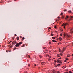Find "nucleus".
Listing matches in <instances>:
<instances>
[{
    "instance_id": "1",
    "label": "nucleus",
    "mask_w": 73,
    "mask_h": 73,
    "mask_svg": "<svg viewBox=\"0 0 73 73\" xmlns=\"http://www.w3.org/2000/svg\"><path fill=\"white\" fill-rule=\"evenodd\" d=\"M65 36H66L67 38H68L70 37V35H68V34L66 33H65L64 35L63 36V38H64Z\"/></svg>"
},
{
    "instance_id": "2",
    "label": "nucleus",
    "mask_w": 73,
    "mask_h": 73,
    "mask_svg": "<svg viewBox=\"0 0 73 73\" xmlns=\"http://www.w3.org/2000/svg\"><path fill=\"white\" fill-rule=\"evenodd\" d=\"M67 24H68V23H66L64 24V23H63V24H62V26L63 27H64V29H65V26L66 25H67Z\"/></svg>"
},
{
    "instance_id": "3",
    "label": "nucleus",
    "mask_w": 73,
    "mask_h": 73,
    "mask_svg": "<svg viewBox=\"0 0 73 73\" xmlns=\"http://www.w3.org/2000/svg\"><path fill=\"white\" fill-rule=\"evenodd\" d=\"M66 47H63V50H62V53H64V51H65V50L66 49Z\"/></svg>"
},
{
    "instance_id": "4",
    "label": "nucleus",
    "mask_w": 73,
    "mask_h": 73,
    "mask_svg": "<svg viewBox=\"0 0 73 73\" xmlns=\"http://www.w3.org/2000/svg\"><path fill=\"white\" fill-rule=\"evenodd\" d=\"M16 47H19V43H17L15 45Z\"/></svg>"
},
{
    "instance_id": "5",
    "label": "nucleus",
    "mask_w": 73,
    "mask_h": 73,
    "mask_svg": "<svg viewBox=\"0 0 73 73\" xmlns=\"http://www.w3.org/2000/svg\"><path fill=\"white\" fill-rule=\"evenodd\" d=\"M52 42H57V41L55 40H52Z\"/></svg>"
},
{
    "instance_id": "6",
    "label": "nucleus",
    "mask_w": 73,
    "mask_h": 73,
    "mask_svg": "<svg viewBox=\"0 0 73 73\" xmlns=\"http://www.w3.org/2000/svg\"><path fill=\"white\" fill-rule=\"evenodd\" d=\"M15 42H16V41H13L12 42L13 44H14V45H15Z\"/></svg>"
},
{
    "instance_id": "7",
    "label": "nucleus",
    "mask_w": 73,
    "mask_h": 73,
    "mask_svg": "<svg viewBox=\"0 0 73 73\" xmlns=\"http://www.w3.org/2000/svg\"><path fill=\"white\" fill-rule=\"evenodd\" d=\"M59 40L60 41H61V40H62V38L61 37H59Z\"/></svg>"
},
{
    "instance_id": "8",
    "label": "nucleus",
    "mask_w": 73,
    "mask_h": 73,
    "mask_svg": "<svg viewBox=\"0 0 73 73\" xmlns=\"http://www.w3.org/2000/svg\"><path fill=\"white\" fill-rule=\"evenodd\" d=\"M17 40H19V36H17Z\"/></svg>"
},
{
    "instance_id": "9",
    "label": "nucleus",
    "mask_w": 73,
    "mask_h": 73,
    "mask_svg": "<svg viewBox=\"0 0 73 73\" xmlns=\"http://www.w3.org/2000/svg\"><path fill=\"white\" fill-rule=\"evenodd\" d=\"M68 17L67 16H66V17L65 18L66 20H67V19H68Z\"/></svg>"
},
{
    "instance_id": "10",
    "label": "nucleus",
    "mask_w": 73,
    "mask_h": 73,
    "mask_svg": "<svg viewBox=\"0 0 73 73\" xmlns=\"http://www.w3.org/2000/svg\"><path fill=\"white\" fill-rule=\"evenodd\" d=\"M19 45H20L21 44H22V42H19Z\"/></svg>"
},
{
    "instance_id": "11",
    "label": "nucleus",
    "mask_w": 73,
    "mask_h": 73,
    "mask_svg": "<svg viewBox=\"0 0 73 73\" xmlns=\"http://www.w3.org/2000/svg\"><path fill=\"white\" fill-rule=\"evenodd\" d=\"M41 64H42V65H44L45 64H44V63L43 62H41Z\"/></svg>"
},
{
    "instance_id": "12",
    "label": "nucleus",
    "mask_w": 73,
    "mask_h": 73,
    "mask_svg": "<svg viewBox=\"0 0 73 73\" xmlns=\"http://www.w3.org/2000/svg\"><path fill=\"white\" fill-rule=\"evenodd\" d=\"M57 65L58 66H60V64H57Z\"/></svg>"
},
{
    "instance_id": "13",
    "label": "nucleus",
    "mask_w": 73,
    "mask_h": 73,
    "mask_svg": "<svg viewBox=\"0 0 73 73\" xmlns=\"http://www.w3.org/2000/svg\"><path fill=\"white\" fill-rule=\"evenodd\" d=\"M60 62V60H58L57 61V62Z\"/></svg>"
},
{
    "instance_id": "14",
    "label": "nucleus",
    "mask_w": 73,
    "mask_h": 73,
    "mask_svg": "<svg viewBox=\"0 0 73 73\" xmlns=\"http://www.w3.org/2000/svg\"><path fill=\"white\" fill-rule=\"evenodd\" d=\"M59 52H61V49L59 48Z\"/></svg>"
},
{
    "instance_id": "15",
    "label": "nucleus",
    "mask_w": 73,
    "mask_h": 73,
    "mask_svg": "<svg viewBox=\"0 0 73 73\" xmlns=\"http://www.w3.org/2000/svg\"><path fill=\"white\" fill-rule=\"evenodd\" d=\"M68 12H69V13H71L72 12V11H68Z\"/></svg>"
},
{
    "instance_id": "16",
    "label": "nucleus",
    "mask_w": 73,
    "mask_h": 73,
    "mask_svg": "<svg viewBox=\"0 0 73 73\" xmlns=\"http://www.w3.org/2000/svg\"><path fill=\"white\" fill-rule=\"evenodd\" d=\"M52 38L53 39H56V38L55 37H52Z\"/></svg>"
},
{
    "instance_id": "17",
    "label": "nucleus",
    "mask_w": 73,
    "mask_h": 73,
    "mask_svg": "<svg viewBox=\"0 0 73 73\" xmlns=\"http://www.w3.org/2000/svg\"><path fill=\"white\" fill-rule=\"evenodd\" d=\"M57 56L58 57H60V54H58L57 55Z\"/></svg>"
},
{
    "instance_id": "18",
    "label": "nucleus",
    "mask_w": 73,
    "mask_h": 73,
    "mask_svg": "<svg viewBox=\"0 0 73 73\" xmlns=\"http://www.w3.org/2000/svg\"><path fill=\"white\" fill-rule=\"evenodd\" d=\"M52 72L53 73H55L56 72L55 71V70H54L52 71Z\"/></svg>"
},
{
    "instance_id": "19",
    "label": "nucleus",
    "mask_w": 73,
    "mask_h": 73,
    "mask_svg": "<svg viewBox=\"0 0 73 73\" xmlns=\"http://www.w3.org/2000/svg\"><path fill=\"white\" fill-rule=\"evenodd\" d=\"M60 54L61 56H62V52H60Z\"/></svg>"
},
{
    "instance_id": "20",
    "label": "nucleus",
    "mask_w": 73,
    "mask_h": 73,
    "mask_svg": "<svg viewBox=\"0 0 73 73\" xmlns=\"http://www.w3.org/2000/svg\"><path fill=\"white\" fill-rule=\"evenodd\" d=\"M25 46V44H23V46H22L21 47H24V46Z\"/></svg>"
},
{
    "instance_id": "21",
    "label": "nucleus",
    "mask_w": 73,
    "mask_h": 73,
    "mask_svg": "<svg viewBox=\"0 0 73 73\" xmlns=\"http://www.w3.org/2000/svg\"><path fill=\"white\" fill-rule=\"evenodd\" d=\"M59 62L60 63V64H61V63H62V62L59 60Z\"/></svg>"
},
{
    "instance_id": "22",
    "label": "nucleus",
    "mask_w": 73,
    "mask_h": 73,
    "mask_svg": "<svg viewBox=\"0 0 73 73\" xmlns=\"http://www.w3.org/2000/svg\"><path fill=\"white\" fill-rule=\"evenodd\" d=\"M17 48H16V47H15L14 48V50H15V49H16Z\"/></svg>"
},
{
    "instance_id": "23",
    "label": "nucleus",
    "mask_w": 73,
    "mask_h": 73,
    "mask_svg": "<svg viewBox=\"0 0 73 73\" xmlns=\"http://www.w3.org/2000/svg\"><path fill=\"white\" fill-rule=\"evenodd\" d=\"M69 73H72V71H70L69 72Z\"/></svg>"
},
{
    "instance_id": "24",
    "label": "nucleus",
    "mask_w": 73,
    "mask_h": 73,
    "mask_svg": "<svg viewBox=\"0 0 73 73\" xmlns=\"http://www.w3.org/2000/svg\"><path fill=\"white\" fill-rule=\"evenodd\" d=\"M70 17H71V19H73V16H71Z\"/></svg>"
},
{
    "instance_id": "25",
    "label": "nucleus",
    "mask_w": 73,
    "mask_h": 73,
    "mask_svg": "<svg viewBox=\"0 0 73 73\" xmlns=\"http://www.w3.org/2000/svg\"><path fill=\"white\" fill-rule=\"evenodd\" d=\"M67 57H70V55H68L67 56Z\"/></svg>"
},
{
    "instance_id": "26",
    "label": "nucleus",
    "mask_w": 73,
    "mask_h": 73,
    "mask_svg": "<svg viewBox=\"0 0 73 73\" xmlns=\"http://www.w3.org/2000/svg\"><path fill=\"white\" fill-rule=\"evenodd\" d=\"M60 36H62V34H60Z\"/></svg>"
},
{
    "instance_id": "27",
    "label": "nucleus",
    "mask_w": 73,
    "mask_h": 73,
    "mask_svg": "<svg viewBox=\"0 0 73 73\" xmlns=\"http://www.w3.org/2000/svg\"><path fill=\"white\" fill-rule=\"evenodd\" d=\"M60 44H61V43H60V42L58 43V45H60Z\"/></svg>"
},
{
    "instance_id": "28",
    "label": "nucleus",
    "mask_w": 73,
    "mask_h": 73,
    "mask_svg": "<svg viewBox=\"0 0 73 73\" xmlns=\"http://www.w3.org/2000/svg\"><path fill=\"white\" fill-rule=\"evenodd\" d=\"M22 39H23V40H24V39H25L24 37L22 38Z\"/></svg>"
},
{
    "instance_id": "29",
    "label": "nucleus",
    "mask_w": 73,
    "mask_h": 73,
    "mask_svg": "<svg viewBox=\"0 0 73 73\" xmlns=\"http://www.w3.org/2000/svg\"><path fill=\"white\" fill-rule=\"evenodd\" d=\"M71 20H72V19H70L68 20V21H70Z\"/></svg>"
},
{
    "instance_id": "30",
    "label": "nucleus",
    "mask_w": 73,
    "mask_h": 73,
    "mask_svg": "<svg viewBox=\"0 0 73 73\" xmlns=\"http://www.w3.org/2000/svg\"><path fill=\"white\" fill-rule=\"evenodd\" d=\"M65 11H66V9H65L64 10V12H65Z\"/></svg>"
},
{
    "instance_id": "31",
    "label": "nucleus",
    "mask_w": 73,
    "mask_h": 73,
    "mask_svg": "<svg viewBox=\"0 0 73 73\" xmlns=\"http://www.w3.org/2000/svg\"><path fill=\"white\" fill-rule=\"evenodd\" d=\"M51 29L50 27H49L48 29V30H49V29Z\"/></svg>"
},
{
    "instance_id": "32",
    "label": "nucleus",
    "mask_w": 73,
    "mask_h": 73,
    "mask_svg": "<svg viewBox=\"0 0 73 73\" xmlns=\"http://www.w3.org/2000/svg\"><path fill=\"white\" fill-rule=\"evenodd\" d=\"M49 44H51V42H49Z\"/></svg>"
},
{
    "instance_id": "33",
    "label": "nucleus",
    "mask_w": 73,
    "mask_h": 73,
    "mask_svg": "<svg viewBox=\"0 0 73 73\" xmlns=\"http://www.w3.org/2000/svg\"><path fill=\"white\" fill-rule=\"evenodd\" d=\"M66 60H69V59L68 58H66Z\"/></svg>"
},
{
    "instance_id": "34",
    "label": "nucleus",
    "mask_w": 73,
    "mask_h": 73,
    "mask_svg": "<svg viewBox=\"0 0 73 73\" xmlns=\"http://www.w3.org/2000/svg\"><path fill=\"white\" fill-rule=\"evenodd\" d=\"M57 73H60V72H59V71H58Z\"/></svg>"
},
{
    "instance_id": "35",
    "label": "nucleus",
    "mask_w": 73,
    "mask_h": 73,
    "mask_svg": "<svg viewBox=\"0 0 73 73\" xmlns=\"http://www.w3.org/2000/svg\"><path fill=\"white\" fill-rule=\"evenodd\" d=\"M20 38H22V36H20Z\"/></svg>"
},
{
    "instance_id": "36",
    "label": "nucleus",
    "mask_w": 73,
    "mask_h": 73,
    "mask_svg": "<svg viewBox=\"0 0 73 73\" xmlns=\"http://www.w3.org/2000/svg\"><path fill=\"white\" fill-rule=\"evenodd\" d=\"M34 65L35 66H36V65H36V64H35Z\"/></svg>"
},
{
    "instance_id": "37",
    "label": "nucleus",
    "mask_w": 73,
    "mask_h": 73,
    "mask_svg": "<svg viewBox=\"0 0 73 73\" xmlns=\"http://www.w3.org/2000/svg\"><path fill=\"white\" fill-rule=\"evenodd\" d=\"M51 36H53V34L51 33Z\"/></svg>"
},
{
    "instance_id": "38",
    "label": "nucleus",
    "mask_w": 73,
    "mask_h": 73,
    "mask_svg": "<svg viewBox=\"0 0 73 73\" xmlns=\"http://www.w3.org/2000/svg\"><path fill=\"white\" fill-rule=\"evenodd\" d=\"M67 61L66 60H65L64 61V62H66Z\"/></svg>"
},
{
    "instance_id": "39",
    "label": "nucleus",
    "mask_w": 73,
    "mask_h": 73,
    "mask_svg": "<svg viewBox=\"0 0 73 73\" xmlns=\"http://www.w3.org/2000/svg\"><path fill=\"white\" fill-rule=\"evenodd\" d=\"M54 28H56V26H54Z\"/></svg>"
},
{
    "instance_id": "40",
    "label": "nucleus",
    "mask_w": 73,
    "mask_h": 73,
    "mask_svg": "<svg viewBox=\"0 0 73 73\" xmlns=\"http://www.w3.org/2000/svg\"><path fill=\"white\" fill-rule=\"evenodd\" d=\"M63 15V13H61V15Z\"/></svg>"
},
{
    "instance_id": "41",
    "label": "nucleus",
    "mask_w": 73,
    "mask_h": 73,
    "mask_svg": "<svg viewBox=\"0 0 73 73\" xmlns=\"http://www.w3.org/2000/svg\"><path fill=\"white\" fill-rule=\"evenodd\" d=\"M50 60V59H48V61Z\"/></svg>"
},
{
    "instance_id": "42",
    "label": "nucleus",
    "mask_w": 73,
    "mask_h": 73,
    "mask_svg": "<svg viewBox=\"0 0 73 73\" xmlns=\"http://www.w3.org/2000/svg\"><path fill=\"white\" fill-rule=\"evenodd\" d=\"M43 49H45V47H43Z\"/></svg>"
},
{
    "instance_id": "43",
    "label": "nucleus",
    "mask_w": 73,
    "mask_h": 73,
    "mask_svg": "<svg viewBox=\"0 0 73 73\" xmlns=\"http://www.w3.org/2000/svg\"><path fill=\"white\" fill-rule=\"evenodd\" d=\"M39 57H40V58H41V56H39Z\"/></svg>"
},
{
    "instance_id": "44",
    "label": "nucleus",
    "mask_w": 73,
    "mask_h": 73,
    "mask_svg": "<svg viewBox=\"0 0 73 73\" xmlns=\"http://www.w3.org/2000/svg\"><path fill=\"white\" fill-rule=\"evenodd\" d=\"M61 58H59V59H61Z\"/></svg>"
},
{
    "instance_id": "45",
    "label": "nucleus",
    "mask_w": 73,
    "mask_h": 73,
    "mask_svg": "<svg viewBox=\"0 0 73 73\" xmlns=\"http://www.w3.org/2000/svg\"><path fill=\"white\" fill-rule=\"evenodd\" d=\"M56 21L57 22V21H58V20H56Z\"/></svg>"
},
{
    "instance_id": "46",
    "label": "nucleus",
    "mask_w": 73,
    "mask_h": 73,
    "mask_svg": "<svg viewBox=\"0 0 73 73\" xmlns=\"http://www.w3.org/2000/svg\"><path fill=\"white\" fill-rule=\"evenodd\" d=\"M66 68V67H64L63 68L64 69V68Z\"/></svg>"
},
{
    "instance_id": "47",
    "label": "nucleus",
    "mask_w": 73,
    "mask_h": 73,
    "mask_svg": "<svg viewBox=\"0 0 73 73\" xmlns=\"http://www.w3.org/2000/svg\"><path fill=\"white\" fill-rule=\"evenodd\" d=\"M28 66H30V65L29 64V65H28Z\"/></svg>"
},
{
    "instance_id": "48",
    "label": "nucleus",
    "mask_w": 73,
    "mask_h": 73,
    "mask_svg": "<svg viewBox=\"0 0 73 73\" xmlns=\"http://www.w3.org/2000/svg\"><path fill=\"white\" fill-rule=\"evenodd\" d=\"M29 58H30V56H29Z\"/></svg>"
},
{
    "instance_id": "49",
    "label": "nucleus",
    "mask_w": 73,
    "mask_h": 73,
    "mask_svg": "<svg viewBox=\"0 0 73 73\" xmlns=\"http://www.w3.org/2000/svg\"><path fill=\"white\" fill-rule=\"evenodd\" d=\"M57 37H58V35H57Z\"/></svg>"
},
{
    "instance_id": "50",
    "label": "nucleus",
    "mask_w": 73,
    "mask_h": 73,
    "mask_svg": "<svg viewBox=\"0 0 73 73\" xmlns=\"http://www.w3.org/2000/svg\"><path fill=\"white\" fill-rule=\"evenodd\" d=\"M50 58H51V56H50V57H49Z\"/></svg>"
},
{
    "instance_id": "51",
    "label": "nucleus",
    "mask_w": 73,
    "mask_h": 73,
    "mask_svg": "<svg viewBox=\"0 0 73 73\" xmlns=\"http://www.w3.org/2000/svg\"><path fill=\"white\" fill-rule=\"evenodd\" d=\"M72 56H73V54H72Z\"/></svg>"
},
{
    "instance_id": "52",
    "label": "nucleus",
    "mask_w": 73,
    "mask_h": 73,
    "mask_svg": "<svg viewBox=\"0 0 73 73\" xmlns=\"http://www.w3.org/2000/svg\"><path fill=\"white\" fill-rule=\"evenodd\" d=\"M55 32L56 33H57V32L56 31Z\"/></svg>"
},
{
    "instance_id": "53",
    "label": "nucleus",
    "mask_w": 73,
    "mask_h": 73,
    "mask_svg": "<svg viewBox=\"0 0 73 73\" xmlns=\"http://www.w3.org/2000/svg\"><path fill=\"white\" fill-rule=\"evenodd\" d=\"M48 57H49V55H48Z\"/></svg>"
},
{
    "instance_id": "54",
    "label": "nucleus",
    "mask_w": 73,
    "mask_h": 73,
    "mask_svg": "<svg viewBox=\"0 0 73 73\" xmlns=\"http://www.w3.org/2000/svg\"><path fill=\"white\" fill-rule=\"evenodd\" d=\"M58 18H60V17H58Z\"/></svg>"
},
{
    "instance_id": "55",
    "label": "nucleus",
    "mask_w": 73,
    "mask_h": 73,
    "mask_svg": "<svg viewBox=\"0 0 73 73\" xmlns=\"http://www.w3.org/2000/svg\"><path fill=\"white\" fill-rule=\"evenodd\" d=\"M54 61H55V62H56V60H55Z\"/></svg>"
},
{
    "instance_id": "56",
    "label": "nucleus",
    "mask_w": 73,
    "mask_h": 73,
    "mask_svg": "<svg viewBox=\"0 0 73 73\" xmlns=\"http://www.w3.org/2000/svg\"><path fill=\"white\" fill-rule=\"evenodd\" d=\"M62 17H63V18H64V17H63V16H62Z\"/></svg>"
},
{
    "instance_id": "57",
    "label": "nucleus",
    "mask_w": 73,
    "mask_h": 73,
    "mask_svg": "<svg viewBox=\"0 0 73 73\" xmlns=\"http://www.w3.org/2000/svg\"><path fill=\"white\" fill-rule=\"evenodd\" d=\"M8 44H10V42H9Z\"/></svg>"
},
{
    "instance_id": "58",
    "label": "nucleus",
    "mask_w": 73,
    "mask_h": 73,
    "mask_svg": "<svg viewBox=\"0 0 73 73\" xmlns=\"http://www.w3.org/2000/svg\"><path fill=\"white\" fill-rule=\"evenodd\" d=\"M10 42H12V41H10Z\"/></svg>"
},
{
    "instance_id": "59",
    "label": "nucleus",
    "mask_w": 73,
    "mask_h": 73,
    "mask_svg": "<svg viewBox=\"0 0 73 73\" xmlns=\"http://www.w3.org/2000/svg\"><path fill=\"white\" fill-rule=\"evenodd\" d=\"M11 44H10L9 46H11Z\"/></svg>"
},
{
    "instance_id": "60",
    "label": "nucleus",
    "mask_w": 73,
    "mask_h": 73,
    "mask_svg": "<svg viewBox=\"0 0 73 73\" xmlns=\"http://www.w3.org/2000/svg\"><path fill=\"white\" fill-rule=\"evenodd\" d=\"M66 73H68V72H67Z\"/></svg>"
},
{
    "instance_id": "61",
    "label": "nucleus",
    "mask_w": 73,
    "mask_h": 73,
    "mask_svg": "<svg viewBox=\"0 0 73 73\" xmlns=\"http://www.w3.org/2000/svg\"><path fill=\"white\" fill-rule=\"evenodd\" d=\"M64 73H66V72H65Z\"/></svg>"
},
{
    "instance_id": "62",
    "label": "nucleus",
    "mask_w": 73,
    "mask_h": 73,
    "mask_svg": "<svg viewBox=\"0 0 73 73\" xmlns=\"http://www.w3.org/2000/svg\"><path fill=\"white\" fill-rule=\"evenodd\" d=\"M15 44H16V42H15Z\"/></svg>"
},
{
    "instance_id": "63",
    "label": "nucleus",
    "mask_w": 73,
    "mask_h": 73,
    "mask_svg": "<svg viewBox=\"0 0 73 73\" xmlns=\"http://www.w3.org/2000/svg\"><path fill=\"white\" fill-rule=\"evenodd\" d=\"M69 62H68V63H69Z\"/></svg>"
},
{
    "instance_id": "64",
    "label": "nucleus",
    "mask_w": 73,
    "mask_h": 73,
    "mask_svg": "<svg viewBox=\"0 0 73 73\" xmlns=\"http://www.w3.org/2000/svg\"><path fill=\"white\" fill-rule=\"evenodd\" d=\"M72 44H73V43H72Z\"/></svg>"
}]
</instances>
